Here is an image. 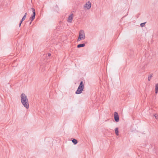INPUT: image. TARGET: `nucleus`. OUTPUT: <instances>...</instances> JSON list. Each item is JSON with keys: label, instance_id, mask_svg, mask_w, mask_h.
<instances>
[{"label": "nucleus", "instance_id": "f257e3e1", "mask_svg": "<svg viewBox=\"0 0 158 158\" xmlns=\"http://www.w3.org/2000/svg\"><path fill=\"white\" fill-rule=\"evenodd\" d=\"M21 102L22 104L26 109L29 108V104L27 96L24 93H22L21 96Z\"/></svg>", "mask_w": 158, "mask_h": 158}, {"label": "nucleus", "instance_id": "f03ea898", "mask_svg": "<svg viewBox=\"0 0 158 158\" xmlns=\"http://www.w3.org/2000/svg\"><path fill=\"white\" fill-rule=\"evenodd\" d=\"M84 86L83 82L81 81L80 83L77 90L76 91L75 94H81L83 90Z\"/></svg>", "mask_w": 158, "mask_h": 158}, {"label": "nucleus", "instance_id": "7ed1b4c3", "mask_svg": "<svg viewBox=\"0 0 158 158\" xmlns=\"http://www.w3.org/2000/svg\"><path fill=\"white\" fill-rule=\"evenodd\" d=\"M85 38V34L83 30H81L80 31L78 38L77 39V41H80L81 40H84Z\"/></svg>", "mask_w": 158, "mask_h": 158}, {"label": "nucleus", "instance_id": "20e7f679", "mask_svg": "<svg viewBox=\"0 0 158 158\" xmlns=\"http://www.w3.org/2000/svg\"><path fill=\"white\" fill-rule=\"evenodd\" d=\"M114 118L115 122H118L119 121V118L118 113L115 112L114 113Z\"/></svg>", "mask_w": 158, "mask_h": 158}, {"label": "nucleus", "instance_id": "39448f33", "mask_svg": "<svg viewBox=\"0 0 158 158\" xmlns=\"http://www.w3.org/2000/svg\"><path fill=\"white\" fill-rule=\"evenodd\" d=\"M85 7L87 8V9H89L91 7V4L89 2H88L87 3H86L85 5Z\"/></svg>", "mask_w": 158, "mask_h": 158}, {"label": "nucleus", "instance_id": "423d86ee", "mask_svg": "<svg viewBox=\"0 0 158 158\" xmlns=\"http://www.w3.org/2000/svg\"><path fill=\"white\" fill-rule=\"evenodd\" d=\"M73 14L70 15L68 17V22L69 23H71L72 21V19H73Z\"/></svg>", "mask_w": 158, "mask_h": 158}, {"label": "nucleus", "instance_id": "0eeeda50", "mask_svg": "<svg viewBox=\"0 0 158 158\" xmlns=\"http://www.w3.org/2000/svg\"><path fill=\"white\" fill-rule=\"evenodd\" d=\"M62 27L63 24L60 22L58 26L57 27L56 29L57 30H60V29H62Z\"/></svg>", "mask_w": 158, "mask_h": 158}, {"label": "nucleus", "instance_id": "6e6552de", "mask_svg": "<svg viewBox=\"0 0 158 158\" xmlns=\"http://www.w3.org/2000/svg\"><path fill=\"white\" fill-rule=\"evenodd\" d=\"M85 44H80L77 45V48H80L81 47H85Z\"/></svg>", "mask_w": 158, "mask_h": 158}, {"label": "nucleus", "instance_id": "1a4fd4ad", "mask_svg": "<svg viewBox=\"0 0 158 158\" xmlns=\"http://www.w3.org/2000/svg\"><path fill=\"white\" fill-rule=\"evenodd\" d=\"M158 92V83L156 84L155 85V93L157 94Z\"/></svg>", "mask_w": 158, "mask_h": 158}, {"label": "nucleus", "instance_id": "9d476101", "mask_svg": "<svg viewBox=\"0 0 158 158\" xmlns=\"http://www.w3.org/2000/svg\"><path fill=\"white\" fill-rule=\"evenodd\" d=\"M115 131L116 135H118V127H116L115 129Z\"/></svg>", "mask_w": 158, "mask_h": 158}, {"label": "nucleus", "instance_id": "9b49d317", "mask_svg": "<svg viewBox=\"0 0 158 158\" xmlns=\"http://www.w3.org/2000/svg\"><path fill=\"white\" fill-rule=\"evenodd\" d=\"M72 142L73 143V144L75 145L77 144V140L75 139H73L72 140Z\"/></svg>", "mask_w": 158, "mask_h": 158}, {"label": "nucleus", "instance_id": "f8f14e48", "mask_svg": "<svg viewBox=\"0 0 158 158\" xmlns=\"http://www.w3.org/2000/svg\"><path fill=\"white\" fill-rule=\"evenodd\" d=\"M31 9L32 10L33 12L32 15L35 16V9L33 8H31Z\"/></svg>", "mask_w": 158, "mask_h": 158}, {"label": "nucleus", "instance_id": "ddd939ff", "mask_svg": "<svg viewBox=\"0 0 158 158\" xmlns=\"http://www.w3.org/2000/svg\"><path fill=\"white\" fill-rule=\"evenodd\" d=\"M35 16L34 15H31V16L30 19L31 20V22H32L34 20V19L35 18Z\"/></svg>", "mask_w": 158, "mask_h": 158}, {"label": "nucleus", "instance_id": "4468645a", "mask_svg": "<svg viewBox=\"0 0 158 158\" xmlns=\"http://www.w3.org/2000/svg\"><path fill=\"white\" fill-rule=\"evenodd\" d=\"M153 77V74H152L150 75H149L148 77V80L149 81H150L152 78V77Z\"/></svg>", "mask_w": 158, "mask_h": 158}, {"label": "nucleus", "instance_id": "2eb2a0df", "mask_svg": "<svg viewBox=\"0 0 158 158\" xmlns=\"http://www.w3.org/2000/svg\"><path fill=\"white\" fill-rule=\"evenodd\" d=\"M27 14V13H26L24 14V15L23 16V17L22 18V21H24L26 17Z\"/></svg>", "mask_w": 158, "mask_h": 158}, {"label": "nucleus", "instance_id": "dca6fc26", "mask_svg": "<svg viewBox=\"0 0 158 158\" xmlns=\"http://www.w3.org/2000/svg\"><path fill=\"white\" fill-rule=\"evenodd\" d=\"M145 23H141L140 24L141 27H144Z\"/></svg>", "mask_w": 158, "mask_h": 158}, {"label": "nucleus", "instance_id": "f3484780", "mask_svg": "<svg viewBox=\"0 0 158 158\" xmlns=\"http://www.w3.org/2000/svg\"><path fill=\"white\" fill-rule=\"evenodd\" d=\"M154 117H155V118H157V114H155L154 115Z\"/></svg>", "mask_w": 158, "mask_h": 158}, {"label": "nucleus", "instance_id": "a211bd4d", "mask_svg": "<svg viewBox=\"0 0 158 158\" xmlns=\"http://www.w3.org/2000/svg\"><path fill=\"white\" fill-rule=\"evenodd\" d=\"M23 21H22V19H21V20L20 21V23H21H21H22V22H23Z\"/></svg>", "mask_w": 158, "mask_h": 158}, {"label": "nucleus", "instance_id": "6ab92c4d", "mask_svg": "<svg viewBox=\"0 0 158 158\" xmlns=\"http://www.w3.org/2000/svg\"><path fill=\"white\" fill-rule=\"evenodd\" d=\"M51 54L50 53H49L48 54V56H51Z\"/></svg>", "mask_w": 158, "mask_h": 158}, {"label": "nucleus", "instance_id": "aec40b11", "mask_svg": "<svg viewBox=\"0 0 158 158\" xmlns=\"http://www.w3.org/2000/svg\"><path fill=\"white\" fill-rule=\"evenodd\" d=\"M21 23H19V27H20L21 26Z\"/></svg>", "mask_w": 158, "mask_h": 158}, {"label": "nucleus", "instance_id": "412c9836", "mask_svg": "<svg viewBox=\"0 0 158 158\" xmlns=\"http://www.w3.org/2000/svg\"><path fill=\"white\" fill-rule=\"evenodd\" d=\"M31 21L30 22V24H31Z\"/></svg>", "mask_w": 158, "mask_h": 158}]
</instances>
